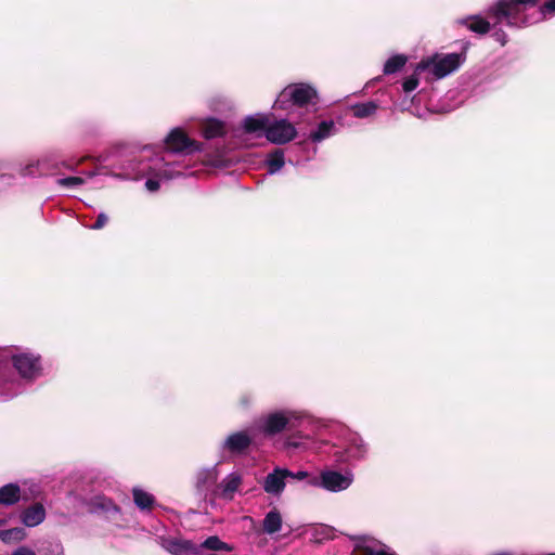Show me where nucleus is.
<instances>
[{
  "mask_svg": "<svg viewBox=\"0 0 555 555\" xmlns=\"http://www.w3.org/2000/svg\"><path fill=\"white\" fill-rule=\"evenodd\" d=\"M492 36L496 41L501 42L502 46H505L507 36L502 29L494 31Z\"/></svg>",
  "mask_w": 555,
  "mask_h": 555,
  "instance_id": "nucleus-34",
  "label": "nucleus"
},
{
  "mask_svg": "<svg viewBox=\"0 0 555 555\" xmlns=\"http://www.w3.org/2000/svg\"><path fill=\"white\" fill-rule=\"evenodd\" d=\"M417 73L418 72L415 70V74H413L410 77L404 79V81L402 83V88H403L404 92H412L417 88V86L420 83Z\"/></svg>",
  "mask_w": 555,
  "mask_h": 555,
  "instance_id": "nucleus-28",
  "label": "nucleus"
},
{
  "mask_svg": "<svg viewBox=\"0 0 555 555\" xmlns=\"http://www.w3.org/2000/svg\"><path fill=\"white\" fill-rule=\"evenodd\" d=\"M297 135L293 124L286 119L275 120L268 124L266 138L274 144H285Z\"/></svg>",
  "mask_w": 555,
  "mask_h": 555,
  "instance_id": "nucleus-7",
  "label": "nucleus"
},
{
  "mask_svg": "<svg viewBox=\"0 0 555 555\" xmlns=\"http://www.w3.org/2000/svg\"><path fill=\"white\" fill-rule=\"evenodd\" d=\"M254 440L247 430L230 434L222 443V449L233 455L246 454Z\"/></svg>",
  "mask_w": 555,
  "mask_h": 555,
  "instance_id": "nucleus-9",
  "label": "nucleus"
},
{
  "mask_svg": "<svg viewBox=\"0 0 555 555\" xmlns=\"http://www.w3.org/2000/svg\"><path fill=\"white\" fill-rule=\"evenodd\" d=\"M455 23L467 27V29L478 35H486L491 29L490 23L478 15H472L466 18H461L457 20Z\"/></svg>",
  "mask_w": 555,
  "mask_h": 555,
  "instance_id": "nucleus-15",
  "label": "nucleus"
},
{
  "mask_svg": "<svg viewBox=\"0 0 555 555\" xmlns=\"http://www.w3.org/2000/svg\"><path fill=\"white\" fill-rule=\"evenodd\" d=\"M21 499V488L17 483H8L0 488V505L10 506Z\"/></svg>",
  "mask_w": 555,
  "mask_h": 555,
  "instance_id": "nucleus-17",
  "label": "nucleus"
},
{
  "mask_svg": "<svg viewBox=\"0 0 555 555\" xmlns=\"http://www.w3.org/2000/svg\"><path fill=\"white\" fill-rule=\"evenodd\" d=\"M268 124L269 117L266 115L247 116L243 121V129L246 133H256L258 131H263L266 134Z\"/></svg>",
  "mask_w": 555,
  "mask_h": 555,
  "instance_id": "nucleus-16",
  "label": "nucleus"
},
{
  "mask_svg": "<svg viewBox=\"0 0 555 555\" xmlns=\"http://www.w3.org/2000/svg\"><path fill=\"white\" fill-rule=\"evenodd\" d=\"M132 494H133L134 504L141 511H151L153 508V506L155 505L154 495L142 490V489L134 488L132 491Z\"/></svg>",
  "mask_w": 555,
  "mask_h": 555,
  "instance_id": "nucleus-19",
  "label": "nucleus"
},
{
  "mask_svg": "<svg viewBox=\"0 0 555 555\" xmlns=\"http://www.w3.org/2000/svg\"><path fill=\"white\" fill-rule=\"evenodd\" d=\"M145 188L150 191V192H156L159 190L160 188V184L157 180H154V179H147L146 182H145Z\"/></svg>",
  "mask_w": 555,
  "mask_h": 555,
  "instance_id": "nucleus-32",
  "label": "nucleus"
},
{
  "mask_svg": "<svg viewBox=\"0 0 555 555\" xmlns=\"http://www.w3.org/2000/svg\"><path fill=\"white\" fill-rule=\"evenodd\" d=\"M293 428L292 414L285 411L269 413L260 425L261 433L267 437H273L286 429Z\"/></svg>",
  "mask_w": 555,
  "mask_h": 555,
  "instance_id": "nucleus-6",
  "label": "nucleus"
},
{
  "mask_svg": "<svg viewBox=\"0 0 555 555\" xmlns=\"http://www.w3.org/2000/svg\"><path fill=\"white\" fill-rule=\"evenodd\" d=\"M318 98L317 90L304 82L286 86L278 95L273 107L276 109H289L293 106L304 107Z\"/></svg>",
  "mask_w": 555,
  "mask_h": 555,
  "instance_id": "nucleus-1",
  "label": "nucleus"
},
{
  "mask_svg": "<svg viewBox=\"0 0 555 555\" xmlns=\"http://www.w3.org/2000/svg\"><path fill=\"white\" fill-rule=\"evenodd\" d=\"M12 555H36L34 551L28 547L21 546Z\"/></svg>",
  "mask_w": 555,
  "mask_h": 555,
  "instance_id": "nucleus-35",
  "label": "nucleus"
},
{
  "mask_svg": "<svg viewBox=\"0 0 555 555\" xmlns=\"http://www.w3.org/2000/svg\"><path fill=\"white\" fill-rule=\"evenodd\" d=\"M543 13H555V0L546 1L542 7Z\"/></svg>",
  "mask_w": 555,
  "mask_h": 555,
  "instance_id": "nucleus-33",
  "label": "nucleus"
},
{
  "mask_svg": "<svg viewBox=\"0 0 555 555\" xmlns=\"http://www.w3.org/2000/svg\"><path fill=\"white\" fill-rule=\"evenodd\" d=\"M202 548H207L210 551H227L230 552L233 550L228 543L222 542L219 537L210 535L203 543L197 544Z\"/></svg>",
  "mask_w": 555,
  "mask_h": 555,
  "instance_id": "nucleus-25",
  "label": "nucleus"
},
{
  "mask_svg": "<svg viewBox=\"0 0 555 555\" xmlns=\"http://www.w3.org/2000/svg\"><path fill=\"white\" fill-rule=\"evenodd\" d=\"M309 477V474L305 470H299L297 473H293V476H288V478L304 480Z\"/></svg>",
  "mask_w": 555,
  "mask_h": 555,
  "instance_id": "nucleus-36",
  "label": "nucleus"
},
{
  "mask_svg": "<svg viewBox=\"0 0 555 555\" xmlns=\"http://www.w3.org/2000/svg\"><path fill=\"white\" fill-rule=\"evenodd\" d=\"M46 518V509L41 503L25 508L21 514L22 522L27 527H35L41 524Z\"/></svg>",
  "mask_w": 555,
  "mask_h": 555,
  "instance_id": "nucleus-12",
  "label": "nucleus"
},
{
  "mask_svg": "<svg viewBox=\"0 0 555 555\" xmlns=\"http://www.w3.org/2000/svg\"><path fill=\"white\" fill-rule=\"evenodd\" d=\"M539 0H499L491 9L496 23L505 22L508 26L517 25L520 14L528 7H535Z\"/></svg>",
  "mask_w": 555,
  "mask_h": 555,
  "instance_id": "nucleus-3",
  "label": "nucleus"
},
{
  "mask_svg": "<svg viewBox=\"0 0 555 555\" xmlns=\"http://www.w3.org/2000/svg\"><path fill=\"white\" fill-rule=\"evenodd\" d=\"M263 531L268 534L276 533L282 527V517L278 509L270 511L263 519Z\"/></svg>",
  "mask_w": 555,
  "mask_h": 555,
  "instance_id": "nucleus-20",
  "label": "nucleus"
},
{
  "mask_svg": "<svg viewBox=\"0 0 555 555\" xmlns=\"http://www.w3.org/2000/svg\"><path fill=\"white\" fill-rule=\"evenodd\" d=\"M57 555H64L63 552H60Z\"/></svg>",
  "mask_w": 555,
  "mask_h": 555,
  "instance_id": "nucleus-39",
  "label": "nucleus"
},
{
  "mask_svg": "<svg viewBox=\"0 0 555 555\" xmlns=\"http://www.w3.org/2000/svg\"><path fill=\"white\" fill-rule=\"evenodd\" d=\"M359 551L362 555H396L393 552H388L385 548L376 550L370 545L359 546Z\"/></svg>",
  "mask_w": 555,
  "mask_h": 555,
  "instance_id": "nucleus-27",
  "label": "nucleus"
},
{
  "mask_svg": "<svg viewBox=\"0 0 555 555\" xmlns=\"http://www.w3.org/2000/svg\"><path fill=\"white\" fill-rule=\"evenodd\" d=\"M10 369L9 350L0 349V378L5 375Z\"/></svg>",
  "mask_w": 555,
  "mask_h": 555,
  "instance_id": "nucleus-29",
  "label": "nucleus"
},
{
  "mask_svg": "<svg viewBox=\"0 0 555 555\" xmlns=\"http://www.w3.org/2000/svg\"><path fill=\"white\" fill-rule=\"evenodd\" d=\"M166 149L176 154L190 155L203 151V143L191 139L182 128L172 129L165 139Z\"/></svg>",
  "mask_w": 555,
  "mask_h": 555,
  "instance_id": "nucleus-5",
  "label": "nucleus"
},
{
  "mask_svg": "<svg viewBox=\"0 0 555 555\" xmlns=\"http://www.w3.org/2000/svg\"><path fill=\"white\" fill-rule=\"evenodd\" d=\"M202 134L206 140L222 138L227 134L225 124L217 118H208L202 125Z\"/></svg>",
  "mask_w": 555,
  "mask_h": 555,
  "instance_id": "nucleus-13",
  "label": "nucleus"
},
{
  "mask_svg": "<svg viewBox=\"0 0 555 555\" xmlns=\"http://www.w3.org/2000/svg\"><path fill=\"white\" fill-rule=\"evenodd\" d=\"M4 525V520L3 519H0V527Z\"/></svg>",
  "mask_w": 555,
  "mask_h": 555,
  "instance_id": "nucleus-38",
  "label": "nucleus"
},
{
  "mask_svg": "<svg viewBox=\"0 0 555 555\" xmlns=\"http://www.w3.org/2000/svg\"><path fill=\"white\" fill-rule=\"evenodd\" d=\"M107 222H108V217L106 216V214L101 212L98 215L95 222L92 225H90L89 228L91 230H101L106 225Z\"/></svg>",
  "mask_w": 555,
  "mask_h": 555,
  "instance_id": "nucleus-31",
  "label": "nucleus"
},
{
  "mask_svg": "<svg viewBox=\"0 0 555 555\" xmlns=\"http://www.w3.org/2000/svg\"><path fill=\"white\" fill-rule=\"evenodd\" d=\"M217 480V474L212 469H202L196 475V488L199 492H203L215 485Z\"/></svg>",
  "mask_w": 555,
  "mask_h": 555,
  "instance_id": "nucleus-21",
  "label": "nucleus"
},
{
  "mask_svg": "<svg viewBox=\"0 0 555 555\" xmlns=\"http://www.w3.org/2000/svg\"><path fill=\"white\" fill-rule=\"evenodd\" d=\"M241 403H242L243 405H245V406H246V405H248V403H249L248 398H247V397H245V396H244V397H242V399H241Z\"/></svg>",
  "mask_w": 555,
  "mask_h": 555,
  "instance_id": "nucleus-37",
  "label": "nucleus"
},
{
  "mask_svg": "<svg viewBox=\"0 0 555 555\" xmlns=\"http://www.w3.org/2000/svg\"><path fill=\"white\" fill-rule=\"evenodd\" d=\"M242 483V477L237 473L228 475L219 485L220 495L225 500H232L234 493L238 490Z\"/></svg>",
  "mask_w": 555,
  "mask_h": 555,
  "instance_id": "nucleus-14",
  "label": "nucleus"
},
{
  "mask_svg": "<svg viewBox=\"0 0 555 555\" xmlns=\"http://www.w3.org/2000/svg\"><path fill=\"white\" fill-rule=\"evenodd\" d=\"M550 555H555V553H553V554H550Z\"/></svg>",
  "mask_w": 555,
  "mask_h": 555,
  "instance_id": "nucleus-40",
  "label": "nucleus"
},
{
  "mask_svg": "<svg viewBox=\"0 0 555 555\" xmlns=\"http://www.w3.org/2000/svg\"><path fill=\"white\" fill-rule=\"evenodd\" d=\"M335 124L333 120H324L321 121L315 131H312L309 135L310 140L313 142H320L331 135L332 130L334 129Z\"/></svg>",
  "mask_w": 555,
  "mask_h": 555,
  "instance_id": "nucleus-22",
  "label": "nucleus"
},
{
  "mask_svg": "<svg viewBox=\"0 0 555 555\" xmlns=\"http://www.w3.org/2000/svg\"><path fill=\"white\" fill-rule=\"evenodd\" d=\"M312 486H322L324 489L333 492L341 491L347 489L351 479L343 474L334 470L323 472L321 478L313 477L309 480Z\"/></svg>",
  "mask_w": 555,
  "mask_h": 555,
  "instance_id": "nucleus-8",
  "label": "nucleus"
},
{
  "mask_svg": "<svg viewBox=\"0 0 555 555\" xmlns=\"http://www.w3.org/2000/svg\"><path fill=\"white\" fill-rule=\"evenodd\" d=\"M468 47L469 42H466L461 53H449L442 57H438V55H436L434 57L424 59L416 65V72H424L431 67L434 76L441 79L461 66V64L466 60V51Z\"/></svg>",
  "mask_w": 555,
  "mask_h": 555,
  "instance_id": "nucleus-2",
  "label": "nucleus"
},
{
  "mask_svg": "<svg viewBox=\"0 0 555 555\" xmlns=\"http://www.w3.org/2000/svg\"><path fill=\"white\" fill-rule=\"evenodd\" d=\"M293 476V472L287 468L276 467L268 474L262 481L263 490L272 495H280L286 486V479Z\"/></svg>",
  "mask_w": 555,
  "mask_h": 555,
  "instance_id": "nucleus-10",
  "label": "nucleus"
},
{
  "mask_svg": "<svg viewBox=\"0 0 555 555\" xmlns=\"http://www.w3.org/2000/svg\"><path fill=\"white\" fill-rule=\"evenodd\" d=\"M166 548L172 555H199L201 546L190 540L169 539Z\"/></svg>",
  "mask_w": 555,
  "mask_h": 555,
  "instance_id": "nucleus-11",
  "label": "nucleus"
},
{
  "mask_svg": "<svg viewBox=\"0 0 555 555\" xmlns=\"http://www.w3.org/2000/svg\"><path fill=\"white\" fill-rule=\"evenodd\" d=\"M378 104L375 101H367L363 103H356L350 106V112L352 113L353 117L363 119L369 118L376 114L378 109Z\"/></svg>",
  "mask_w": 555,
  "mask_h": 555,
  "instance_id": "nucleus-18",
  "label": "nucleus"
},
{
  "mask_svg": "<svg viewBox=\"0 0 555 555\" xmlns=\"http://www.w3.org/2000/svg\"><path fill=\"white\" fill-rule=\"evenodd\" d=\"M83 183L85 180L81 177H66L59 180V184L66 188L81 185Z\"/></svg>",
  "mask_w": 555,
  "mask_h": 555,
  "instance_id": "nucleus-30",
  "label": "nucleus"
},
{
  "mask_svg": "<svg viewBox=\"0 0 555 555\" xmlns=\"http://www.w3.org/2000/svg\"><path fill=\"white\" fill-rule=\"evenodd\" d=\"M285 164L284 153L280 149L272 151L267 158L268 170L270 173L279 171Z\"/></svg>",
  "mask_w": 555,
  "mask_h": 555,
  "instance_id": "nucleus-24",
  "label": "nucleus"
},
{
  "mask_svg": "<svg viewBox=\"0 0 555 555\" xmlns=\"http://www.w3.org/2000/svg\"><path fill=\"white\" fill-rule=\"evenodd\" d=\"M408 62V57L403 54H396L389 57L384 65V74L390 75L399 72Z\"/></svg>",
  "mask_w": 555,
  "mask_h": 555,
  "instance_id": "nucleus-23",
  "label": "nucleus"
},
{
  "mask_svg": "<svg viewBox=\"0 0 555 555\" xmlns=\"http://www.w3.org/2000/svg\"><path fill=\"white\" fill-rule=\"evenodd\" d=\"M9 361L10 363L12 362L14 369L24 379L34 380L42 374V362L40 356L30 352L11 354L9 351Z\"/></svg>",
  "mask_w": 555,
  "mask_h": 555,
  "instance_id": "nucleus-4",
  "label": "nucleus"
},
{
  "mask_svg": "<svg viewBox=\"0 0 555 555\" xmlns=\"http://www.w3.org/2000/svg\"><path fill=\"white\" fill-rule=\"evenodd\" d=\"M26 535V532L21 527L11 529L0 530V540L4 543L22 541Z\"/></svg>",
  "mask_w": 555,
  "mask_h": 555,
  "instance_id": "nucleus-26",
  "label": "nucleus"
}]
</instances>
